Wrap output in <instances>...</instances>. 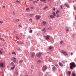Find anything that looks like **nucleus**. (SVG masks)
<instances>
[{"label":"nucleus","instance_id":"nucleus-1","mask_svg":"<svg viewBox=\"0 0 76 76\" xmlns=\"http://www.w3.org/2000/svg\"><path fill=\"white\" fill-rule=\"evenodd\" d=\"M70 68L71 70L73 69V68H75V67H76V65L74 63V62H72L70 63Z\"/></svg>","mask_w":76,"mask_h":76},{"label":"nucleus","instance_id":"nucleus-2","mask_svg":"<svg viewBox=\"0 0 76 76\" xmlns=\"http://www.w3.org/2000/svg\"><path fill=\"white\" fill-rule=\"evenodd\" d=\"M56 15V13L55 12H53L52 14V15H50V17L52 18V19H53V18H55Z\"/></svg>","mask_w":76,"mask_h":76},{"label":"nucleus","instance_id":"nucleus-3","mask_svg":"<svg viewBox=\"0 0 76 76\" xmlns=\"http://www.w3.org/2000/svg\"><path fill=\"white\" fill-rule=\"evenodd\" d=\"M61 52L63 54L64 56H68V54L67 53V52L65 51L64 50H62L61 51Z\"/></svg>","mask_w":76,"mask_h":76},{"label":"nucleus","instance_id":"nucleus-4","mask_svg":"<svg viewBox=\"0 0 76 76\" xmlns=\"http://www.w3.org/2000/svg\"><path fill=\"white\" fill-rule=\"evenodd\" d=\"M16 58L14 57H13L12 58V61H13L14 63H16Z\"/></svg>","mask_w":76,"mask_h":76},{"label":"nucleus","instance_id":"nucleus-5","mask_svg":"<svg viewBox=\"0 0 76 76\" xmlns=\"http://www.w3.org/2000/svg\"><path fill=\"white\" fill-rule=\"evenodd\" d=\"M0 66L1 67H5V64L4 62L1 63L0 64Z\"/></svg>","mask_w":76,"mask_h":76},{"label":"nucleus","instance_id":"nucleus-6","mask_svg":"<svg viewBox=\"0 0 76 76\" xmlns=\"http://www.w3.org/2000/svg\"><path fill=\"white\" fill-rule=\"evenodd\" d=\"M31 57H35V53L31 52L30 53Z\"/></svg>","mask_w":76,"mask_h":76},{"label":"nucleus","instance_id":"nucleus-7","mask_svg":"<svg viewBox=\"0 0 76 76\" xmlns=\"http://www.w3.org/2000/svg\"><path fill=\"white\" fill-rule=\"evenodd\" d=\"M47 69V68L46 66H44L42 68V69L43 71H45V70H46Z\"/></svg>","mask_w":76,"mask_h":76},{"label":"nucleus","instance_id":"nucleus-8","mask_svg":"<svg viewBox=\"0 0 76 76\" xmlns=\"http://www.w3.org/2000/svg\"><path fill=\"white\" fill-rule=\"evenodd\" d=\"M36 18L37 19V20H38L40 18H41V16L38 15H37L36 16Z\"/></svg>","mask_w":76,"mask_h":76},{"label":"nucleus","instance_id":"nucleus-9","mask_svg":"<svg viewBox=\"0 0 76 76\" xmlns=\"http://www.w3.org/2000/svg\"><path fill=\"white\" fill-rule=\"evenodd\" d=\"M41 53H38L37 55V56L38 57H41Z\"/></svg>","mask_w":76,"mask_h":76},{"label":"nucleus","instance_id":"nucleus-10","mask_svg":"<svg viewBox=\"0 0 76 76\" xmlns=\"http://www.w3.org/2000/svg\"><path fill=\"white\" fill-rule=\"evenodd\" d=\"M42 24H43V25H45L46 24H47V23L46 21H43L42 22Z\"/></svg>","mask_w":76,"mask_h":76},{"label":"nucleus","instance_id":"nucleus-11","mask_svg":"<svg viewBox=\"0 0 76 76\" xmlns=\"http://www.w3.org/2000/svg\"><path fill=\"white\" fill-rule=\"evenodd\" d=\"M70 74H71V71H69L68 72V75L69 76H70Z\"/></svg>","mask_w":76,"mask_h":76},{"label":"nucleus","instance_id":"nucleus-12","mask_svg":"<svg viewBox=\"0 0 76 76\" xmlns=\"http://www.w3.org/2000/svg\"><path fill=\"white\" fill-rule=\"evenodd\" d=\"M65 5L66 6V7L68 8H69V5L68 4H65Z\"/></svg>","mask_w":76,"mask_h":76},{"label":"nucleus","instance_id":"nucleus-13","mask_svg":"<svg viewBox=\"0 0 76 76\" xmlns=\"http://www.w3.org/2000/svg\"><path fill=\"white\" fill-rule=\"evenodd\" d=\"M59 64L61 67H63V64H62L61 63L59 62Z\"/></svg>","mask_w":76,"mask_h":76},{"label":"nucleus","instance_id":"nucleus-14","mask_svg":"<svg viewBox=\"0 0 76 76\" xmlns=\"http://www.w3.org/2000/svg\"><path fill=\"white\" fill-rule=\"evenodd\" d=\"M49 37L50 36L49 35H47L46 36V39H49Z\"/></svg>","mask_w":76,"mask_h":76},{"label":"nucleus","instance_id":"nucleus-15","mask_svg":"<svg viewBox=\"0 0 76 76\" xmlns=\"http://www.w3.org/2000/svg\"><path fill=\"white\" fill-rule=\"evenodd\" d=\"M60 13V10H57L56 12V14H58V13Z\"/></svg>","mask_w":76,"mask_h":76},{"label":"nucleus","instance_id":"nucleus-16","mask_svg":"<svg viewBox=\"0 0 76 76\" xmlns=\"http://www.w3.org/2000/svg\"><path fill=\"white\" fill-rule=\"evenodd\" d=\"M29 16H30V17H33V16H34V14H30Z\"/></svg>","mask_w":76,"mask_h":76},{"label":"nucleus","instance_id":"nucleus-17","mask_svg":"<svg viewBox=\"0 0 76 76\" xmlns=\"http://www.w3.org/2000/svg\"><path fill=\"white\" fill-rule=\"evenodd\" d=\"M46 0H40V1H43L44 3H46L45 1Z\"/></svg>","mask_w":76,"mask_h":76},{"label":"nucleus","instance_id":"nucleus-18","mask_svg":"<svg viewBox=\"0 0 76 76\" xmlns=\"http://www.w3.org/2000/svg\"><path fill=\"white\" fill-rule=\"evenodd\" d=\"M15 66H14L13 67H11V70H13V69H15Z\"/></svg>","mask_w":76,"mask_h":76},{"label":"nucleus","instance_id":"nucleus-19","mask_svg":"<svg viewBox=\"0 0 76 76\" xmlns=\"http://www.w3.org/2000/svg\"><path fill=\"white\" fill-rule=\"evenodd\" d=\"M53 47L50 46L49 47V50H51V49H53Z\"/></svg>","mask_w":76,"mask_h":76},{"label":"nucleus","instance_id":"nucleus-20","mask_svg":"<svg viewBox=\"0 0 76 76\" xmlns=\"http://www.w3.org/2000/svg\"><path fill=\"white\" fill-rule=\"evenodd\" d=\"M56 67L55 66H53V67L52 69L53 70H55V69H56Z\"/></svg>","mask_w":76,"mask_h":76},{"label":"nucleus","instance_id":"nucleus-21","mask_svg":"<svg viewBox=\"0 0 76 76\" xmlns=\"http://www.w3.org/2000/svg\"><path fill=\"white\" fill-rule=\"evenodd\" d=\"M23 62V60H20V61H19V63H20H20H22Z\"/></svg>","mask_w":76,"mask_h":76},{"label":"nucleus","instance_id":"nucleus-22","mask_svg":"<svg viewBox=\"0 0 76 76\" xmlns=\"http://www.w3.org/2000/svg\"><path fill=\"white\" fill-rule=\"evenodd\" d=\"M19 72L18 71H17L15 72V75H18Z\"/></svg>","mask_w":76,"mask_h":76},{"label":"nucleus","instance_id":"nucleus-23","mask_svg":"<svg viewBox=\"0 0 76 76\" xmlns=\"http://www.w3.org/2000/svg\"><path fill=\"white\" fill-rule=\"evenodd\" d=\"M48 8V7L47 6H46V7H45L43 9L44 10H45L46 9Z\"/></svg>","mask_w":76,"mask_h":76},{"label":"nucleus","instance_id":"nucleus-24","mask_svg":"<svg viewBox=\"0 0 76 76\" xmlns=\"http://www.w3.org/2000/svg\"><path fill=\"white\" fill-rule=\"evenodd\" d=\"M16 22H19V19H16L15 20Z\"/></svg>","mask_w":76,"mask_h":76},{"label":"nucleus","instance_id":"nucleus-25","mask_svg":"<svg viewBox=\"0 0 76 76\" xmlns=\"http://www.w3.org/2000/svg\"><path fill=\"white\" fill-rule=\"evenodd\" d=\"M11 65H12V66H13V64H14V63L13 62H12L11 63Z\"/></svg>","mask_w":76,"mask_h":76},{"label":"nucleus","instance_id":"nucleus-26","mask_svg":"<svg viewBox=\"0 0 76 76\" xmlns=\"http://www.w3.org/2000/svg\"><path fill=\"white\" fill-rule=\"evenodd\" d=\"M37 62H38V63H41V61L40 60H39L37 61Z\"/></svg>","mask_w":76,"mask_h":76},{"label":"nucleus","instance_id":"nucleus-27","mask_svg":"<svg viewBox=\"0 0 76 76\" xmlns=\"http://www.w3.org/2000/svg\"><path fill=\"white\" fill-rule=\"evenodd\" d=\"M56 17L57 18H58L59 17V15L58 14H56Z\"/></svg>","mask_w":76,"mask_h":76},{"label":"nucleus","instance_id":"nucleus-28","mask_svg":"<svg viewBox=\"0 0 76 76\" xmlns=\"http://www.w3.org/2000/svg\"><path fill=\"white\" fill-rule=\"evenodd\" d=\"M72 75L73 76H76V75H75V73H73L72 74Z\"/></svg>","mask_w":76,"mask_h":76},{"label":"nucleus","instance_id":"nucleus-29","mask_svg":"<svg viewBox=\"0 0 76 76\" xmlns=\"http://www.w3.org/2000/svg\"><path fill=\"white\" fill-rule=\"evenodd\" d=\"M29 32H30V33H32V30H30L29 31Z\"/></svg>","mask_w":76,"mask_h":76},{"label":"nucleus","instance_id":"nucleus-30","mask_svg":"<svg viewBox=\"0 0 76 76\" xmlns=\"http://www.w3.org/2000/svg\"><path fill=\"white\" fill-rule=\"evenodd\" d=\"M0 23H3V22L0 20Z\"/></svg>","mask_w":76,"mask_h":76},{"label":"nucleus","instance_id":"nucleus-31","mask_svg":"<svg viewBox=\"0 0 76 76\" xmlns=\"http://www.w3.org/2000/svg\"><path fill=\"white\" fill-rule=\"evenodd\" d=\"M63 41H61L60 42V44H63Z\"/></svg>","mask_w":76,"mask_h":76},{"label":"nucleus","instance_id":"nucleus-32","mask_svg":"<svg viewBox=\"0 0 76 76\" xmlns=\"http://www.w3.org/2000/svg\"><path fill=\"white\" fill-rule=\"evenodd\" d=\"M60 7L61 8V9H62V10H63V8L62 7V5H61L60 6Z\"/></svg>","mask_w":76,"mask_h":76},{"label":"nucleus","instance_id":"nucleus-33","mask_svg":"<svg viewBox=\"0 0 76 76\" xmlns=\"http://www.w3.org/2000/svg\"><path fill=\"white\" fill-rule=\"evenodd\" d=\"M2 53H3V52H1V51L0 50V54H2Z\"/></svg>","mask_w":76,"mask_h":76},{"label":"nucleus","instance_id":"nucleus-34","mask_svg":"<svg viewBox=\"0 0 76 76\" xmlns=\"http://www.w3.org/2000/svg\"><path fill=\"white\" fill-rule=\"evenodd\" d=\"M26 10H29V8H27L26 9Z\"/></svg>","mask_w":76,"mask_h":76},{"label":"nucleus","instance_id":"nucleus-35","mask_svg":"<svg viewBox=\"0 0 76 76\" xmlns=\"http://www.w3.org/2000/svg\"><path fill=\"white\" fill-rule=\"evenodd\" d=\"M31 38V37H28L27 39H29V38Z\"/></svg>","mask_w":76,"mask_h":76},{"label":"nucleus","instance_id":"nucleus-36","mask_svg":"<svg viewBox=\"0 0 76 76\" xmlns=\"http://www.w3.org/2000/svg\"><path fill=\"white\" fill-rule=\"evenodd\" d=\"M45 31V28H43L42 30V31Z\"/></svg>","mask_w":76,"mask_h":76},{"label":"nucleus","instance_id":"nucleus-37","mask_svg":"<svg viewBox=\"0 0 76 76\" xmlns=\"http://www.w3.org/2000/svg\"><path fill=\"white\" fill-rule=\"evenodd\" d=\"M16 2H17V3H20V2L18 1H17Z\"/></svg>","mask_w":76,"mask_h":76},{"label":"nucleus","instance_id":"nucleus-38","mask_svg":"<svg viewBox=\"0 0 76 76\" xmlns=\"http://www.w3.org/2000/svg\"><path fill=\"white\" fill-rule=\"evenodd\" d=\"M37 1H33V3H37Z\"/></svg>","mask_w":76,"mask_h":76},{"label":"nucleus","instance_id":"nucleus-39","mask_svg":"<svg viewBox=\"0 0 76 76\" xmlns=\"http://www.w3.org/2000/svg\"><path fill=\"white\" fill-rule=\"evenodd\" d=\"M53 9L54 10V11H55V10H56V9L54 8H53Z\"/></svg>","mask_w":76,"mask_h":76},{"label":"nucleus","instance_id":"nucleus-40","mask_svg":"<svg viewBox=\"0 0 76 76\" xmlns=\"http://www.w3.org/2000/svg\"><path fill=\"white\" fill-rule=\"evenodd\" d=\"M30 20L31 22H32V19L31 18L30 19Z\"/></svg>","mask_w":76,"mask_h":76},{"label":"nucleus","instance_id":"nucleus-41","mask_svg":"<svg viewBox=\"0 0 76 76\" xmlns=\"http://www.w3.org/2000/svg\"><path fill=\"white\" fill-rule=\"evenodd\" d=\"M16 39H18V40H19V38H18V37H16Z\"/></svg>","mask_w":76,"mask_h":76},{"label":"nucleus","instance_id":"nucleus-42","mask_svg":"<svg viewBox=\"0 0 76 76\" xmlns=\"http://www.w3.org/2000/svg\"><path fill=\"white\" fill-rule=\"evenodd\" d=\"M0 39H1V40H2L3 39V38L1 37L0 38Z\"/></svg>","mask_w":76,"mask_h":76},{"label":"nucleus","instance_id":"nucleus-43","mask_svg":"<svg viewBox=\"0 0 76 76\" xmlns=\"http://www.w3.org/2000/svg\"><path fill=\"white\" fill-rule=\"evenodd\" d=\"M15 52H12V54H15Z\"/></svg>","mask_w":76,"mask_h":76},{"label":"nucleus","instance_id":"nucleus-44","mask_svg":"<svg viewBox=\"0 0 76 76\" xmlns=\"http://www.w3.org/2000/svg\"><path fill=\"white\" fill-rule=\"evenodd\" d=\"M18 26H20L21 27V28L22 27V26H20V25H19Z\"/></svg>","mask_w":76,"mask_h":76},{"label":"nucleus","instance_id":"nucleus-45","mask_svg":"<svg viewBox=\"0 0 76 76\" xmlns=\"http://www.w3.org/2000/svg\"><path fill=\"white\" fill-rule=\"evenodd\" d=\"M17 44H19V42H18V41H17Z\"/></svg>","mask_w":76,"mask_h":76},{"label":"nucleus","instance_id":"nucleus-46","mask_svg":"<svg viewBox=\"0 0 76 76\" xmlns=\"http://www.w3.org/2000/svg\"><path fill=\"white\" fill-rule=\"evenodd\" d=\"M69 31V29H67L66 30V32H67Z\"/></svg>","mask_w":76,"mask_h":76},{"label":"nucleus","instance_id":"nucleus-47","mask_svg":"<svg viewBox=\"0 0 76 76\" xmlns=\"http://www.w3.org/2000/svg\"><path fill=\"white\" fill-rule=\"evenodd\" d=\"M55 66H56V67H57L58 66V65L57 64L55 65Z\"/></svg>","mask_w":76,"mask_h":76},{"label":"nucleus","instance_id":"nucleus-48","mask_svg":"<svg viewBox=\"0 0 76 76\" xmlns=\"http://www.w3.org/2000/svg\"><path fill=\"white\" fill-rule=\"evenodd\" d=\"M12 13H13V15H15V12H13Z\"/></svg>","mask_w":76,"mask_h":76},{"label":"nucleus","instance_id":"nucleus-49","mask_svg":"<svg viewBox=\"0 0 76 76\" xmlns=\"http://www.w3.org/2000/svg\"><path fill=\"white\" fill-rule=\"evenodd\" d=\"M71 55H73V53H71Z\"/></svg>","mask_w":76,"mask_h":76},{"label":"nucleus","instance_id":"nucleus-50","mask_svg":"<svg viewBox=\"0 0 76 76\" xmlns=\"http://www.w3.org/2000/svg\"><path fill=\"white\" fill-rule=\"evenodd\" d=\"M31 9H34V7H31Z\"/></svg>","mask_w":76,"mask_h":76},{"label":"nucleus","instance_id":"nucleus-51","mask_svg":"<svg viewBox=\"0 0 76 76\" xmlns=\"http://www.w3.org/2000/svg\"><path fill=\"white\" fill-rule=\"evenodd\" d=\"M3 7L4 8H5V6H3Z\"/></svg>","mask_w":76,"mask_h":76},{"label":"nucleus","instance_id":"nucleus-52","mask_svg":"<svg viewBox=\"0 0 76 76\" xmlns=\"http://www.w3.org/2000/svg\"><path fill=\"white\" fill-rule=\"evenodd\" d=\"M3 41H4V39H3Z\"/></svg>","mask_w":76,"mask_h":76},{"label":"nucleus","instance_id":"nucleus-53","mask_svg":"<svg viewBox=\"0 0 76 76\" xmlns=\"http://www.w3.org/2000/svg\"><path fill=\"white\" fill-rule=\"evenodd\" d=\"M14 54H15V55H16V53H14Z\"/></svg>","mask_w":76,"mask_h":76},{"label":"nucleus","instance_id":"nucleus-54","mask_svg":"<svg viewBox=\"0 0 76 76\" xmlns=\"http://www.w3.org/2000/svg\"><path fill=\"white\" fill-rule=\"evenodd\" d=\"M37 1H39V0H37Z\"/></svg>","mask_w":76,"mask_h":76},{"label":"nucleus","instance_id":"nucleus-55","mask_svg":"<svg viewBox=\"0 0 76 76\" xmlns=\"http://www.w3.org/2000/svg\"><path fill=\"white\" fill-rule=\"evenodd\" d=\"M31 0V1H32V0Z\"/></svg>","mask_w":76,"mask_h":76}]
</instances>
